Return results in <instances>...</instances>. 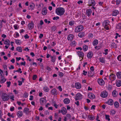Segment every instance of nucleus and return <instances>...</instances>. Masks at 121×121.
<instances>
[{"instance_id":"obj_1","label":"nucleus","mask_w":121,"mask_h":121,"mask_svg":"<svg viewBox=\"0 0 121 121\" xmlns=\"http://www.w3.org/2000/svg\"><path fill=\"white\" fill-rule=\"evenodd\" d=\"M65 12V10L64 8L62 7H59L56 10V13L58 15L61 16Z\"/></svg>"},{"instance_id":"obj_2","label":"nucleus","mask_w":121,"mask_h":121,"mask_svg":"<svg viewBox=\"0 0 121 121\" xmlns=\"http://www.w3.org/2000/svg\"><path fill=\"white\" fill-rule=\"evenodd\" d=\"M1 97L2 100L4 101L8 100L9 99L8 96L5 93H3L2 94Z\"/></svg>"},{"instance_id":"obj_3","label":"nucleus","mask_w":121,"mask_h":121,"mask_svg":"<svg viewBox=\"0 0 121 121\" xmlns=\"http://www.w3.org/2000/svg\"><path fill=\"white\" fill-rule=\"evenodd\" d=\"M84 28L83 26L81 25L77 26L75 30V32H78L80 31H81Z\"/></svg>"},{"instance_id":"obj_4","label":"nucleus","mask_w":121,"mask_h":121,"mask_svg":"<svg viewBox=\"0 0 121 121\" xmlns=\"http://www.w3.org/2000/svg\"><path fill=\"white\" fill-rule=\"evenodd\" d=\"M75 99L76 100L81 99L82 97V95L78 93L76 95Z\"/></svg>"},{"instance_id":"obj_5","label":"nucleus","mask_w":121,"mask_h":121,"mask_svg":"<svg viewBox=\"0 0 121 121\" xmlns=\"http://www.w3.org/2000/svg\"><path fill=\"white\" fill-rule=\"evenodd\" d=\"M108 94L107 92L105 91L101 93L100 96L103 98H105L107 96Z\"/></svg>"},{"instance_id":"obj_6","label":"nucleus","mask_w":121,"mask_h":121,"mask_svg":"<svg viewBox=\"0 0 121 121\" xmlns=\"http://www.w3.org/2000/svg\"><path fill=\"white\" fill-rule=\"evenodd\" d=\"M88 5L90 6H94L95 4V1L94 0H89Z\"/></svg>"},{"instance_id":"obj_7","label":"nucleus","mask_w":121,"mask_h":121,"mask_svg":"<svg viewBox=\"0 0 121 121\" xmlns=\"http://www.w3.org/2000/svg\"><path fill=\"white\" fill-rule=\"evenodd\" d=\"M51 93L54 96L58 94V92L56 88L52 89L51 91Z\"/></svg>"},{"instance_id":"obj_8","label":"nucleus","mask_w":121,"mask_h":121,"mask_svg":"<svg viewBox=\"0 0 121 121\" xmlns=\"http://www.w3.org/2000/svg\"><path fill=\"white\" fill-rule=\"evenodd\" d=\"M98 82L99 84L101 85H102L104 84V82L103 79H98Z\"/></svg>"},{"instance_id":"obj_9","label":"nucleus","mask_w":121,"mask_h":121,"mask_svg":"<svg viewBox=\"0 0 121 121\" xmlns=\"http://www.w3.org/2000/svg\"><path fill=\"white\" fill-rule=\"evenodd\" d=\"M28 26L29 29H32L34 26V23L32 21L28 25Z\"/></svg>"},{"instance_id":"obj_10","label":"nucleus","mask_w":121,"mask_h":121,"mask_svg":"<svg viewBox=\"0 0 121 121\" xmlns=\"http://www.w3.org/2000/svg\"><path fill=\"white\" fill-rule=\"evenodd\" d=\"M75 87L77 89H80L81 87V85L79 82H76L75 83Z\"/></svg>"},{"instance_id":"obj_11","label":"nucleus","mask_w":121,"mask_h":121,"mask_svg":"<svg viewBox=\"0 0 121 121\" xmlns=\"http://www.w3.org/2000/svg\"><path fill=\"white\" fill-rule=\"evenodd\" d=\"M92 13V10L90 9H88L86 10V13L87 16L88 17L90 16Z\"/></svg>"},{"instance_id":"obj_12","label":"nucleus","mask_w":121,"mask_h":121,"mask_svg":"<svg viewBox=\"0 0 121 121\" xmlns=\"http://www.w3.org/2000/svg\"><path fill=\"white\" fill-rule=\"evenodd\" d=\"M40 103L41 104L43 105L44 104L46 103V100L43 98H42L40 99Z\"/></svg>"},{"instance_id":"obj_13","label":"nucleus","mask_w":121,"mask_h":121,"mask_svg":"<svg viewBox=\"0 0 121 121\" xmlns=\"http://www.w3.org/2000/svg\"><path fill=\"white\" fill-rule=\"evenodd\" d=\"M47 13V11L46 7H44L42 11V14L43 15H45Z\"/></svg>"},{"instance_id":"obj_14","label":"nucleus","mask_w":121,"mask_h":121,"mask_svg":"<svg viewBox=\"0 0 121 121\" xmlns=\"http://www.w3.org/2000/svg\"><path fill=\"white\" fill-rule=\"evenodd\" d=\"M63 102L65 104H68L69 103L70 100L69 98H66L64 100Z\"/></svg>"},{"instance_id":"obj_15","label":"nucleus","mask_w":121,"mask_h":121,"mask_svg":"<svg viewBox=\"0 0 121 121\" xmlns=\"http://www.w3.org/2000/svg\"><path fill=\"white\" fill-rule=\"evenodd\" d=\"M106 103H108L109 105H111L113 104V101L112 99H110Z\"/></svg>"},{"instance_id":"obj_16","label":"nucleus","mask_w":121,"mask_h":121,"mask_svg":"<svg viewBox=\"0 0 121 121\" xmlns=\"http://www.w3.org/2000/svg\"><path fill=\"white\" fill-rule=\"evenodd\" d=\"M78 55L79 57H81L82 58L83 57L84 55V54L81 51H78L77 52Z\"/></svg>"},{"instance_id":"obj_17","label":"nucleus","mask_w":121,"mask_h":121,"mask_svg":"<svg viewBox=\"0 0 121 121\" xmlns=\"http://www.w3.org/2000/svg\"><path fill=\"white\" fill-rule=\"evenodd\" d=\"M73 37V35L72 34H69L68 36L67 39L71 41L72 40Z\"/></svg>"},{"instance_id":"obj_18","label":"nucleus","mask_w":121,"mask_h":121,"mask_svg":"<svg viewBox=\"0 0 121 121\" xmlns=\"http://www.w3.org/2000/svg\"><path fill=\"white\" fill-rule=\"evenodd\" d=\"M109 22L108 20H105L103 22V26H108V25H109Z\"/></svg>"},{"instance_id":"obj_19","label":"nucleus","mask_w":121,"mask_h":121,"mask_svg":"<svg viewBox=\"0 0 121 121\" xmlns=\"http://www.w3.org/2000/svg\"><path fill=\"white\" fill-rule=\"evenodd\" d=\"M112 96L114 97H116L118 95L117 92L116 90L113 91L112 92Z\"/></svg>"},{"instance_id":"obj_20","label":"nucleus","mask_w":121,"mask_h":121,"mask_svg":"<svg viewBox=\"0 0 121 121\" xmlns=\"http://www.w3.org/2000/svg\"><path fill=\"white\" fill-rule=\"evenodd\" d=\"M118 13V11L117 10H115L112 12V15L113 16H116Z\"/></svg>"},{"instance_id":"obj_21","label":"nucleus","mask_w":121,"mask_h":121,"mask_svg":"<svg viewBox=\"0 0 121 121\" xmlns=\"http://www.w3.org/2000/svg\"><path fill=\"white\" fill-rule=\"evenodd\" d=\"M88 117L91 120H93L94 119L95 117L93 115H89L88 116Z\"/></svg>"},{"instance_id":"obj_22","label":"nucleus","mask_w":121,"mask_h":121,"mask_svg":"<svg viewBox=\"0 0 121 121\" xmlns=\"http://www.w3.org/2000/svg\"><path fill=\"white\" fill-rule=\"evenodd\" d=\"M85 33L83 32H80L78 34V36L80 38L83 37Z\"/></svg>"},{"instance_id":"obj_23","label":"nucleus","mask_w":121,"mask_h":121,"mask_svg":"<svg viewBox=\"0 0 121 121\" xmlns=\"http://www.w3.org/2000/svg\"><path fill=\"white\" fill-rule=\"evenodd\" d=\"M92 55L93 52H89L87 55V56L88 58H91L92 57Z\"/></svg>"},{"instance_id":"obj_24","label":"nucleus","mask_w":121,"mask_h":121,"mask_svg":"<svg viewBox=\"0 0 121 121\" xmlns=\"http://www.w3.org/2000/svg\"><path fill=\"white\" fill-rule=\"evenodd\" d=\"M23 114L22 112L21 111H18L17 113V115L18 117H20L22 116Z\"/></svg>"},{"instance_id":"obj_25","label":"nucleus","mask_w":121,"mask_h":121,"mask_svg":"<svg viewBox=\"0 0 121 121\" xmlns=\"http://www.w3.org/2000/svg\"><path fill=\"white\" fill-rule=\"evenodd\" d=\"M1 78V80L0 82L1 83H4L6 81V79L4 76H2Z\"/></svg>"},{"instance_id":"obj_26","label":"nucleus","mask_w":121,"mask_h":121,"mask_svg":"<svg viewBox=\"0 0 121 121\" xmlns=\"http://www.w3.org/2000/svg\"><path fill=\"white\" fill-rule=\"evenodd\" d=\"M116 86L118 87H119L121 86V81H118L116 84Z\"/></svg>"},{"instance_id":"obj_27","label":"nucleus","mask_w":121,"mask_h":121,"mask_svg":"<svg viewBox=\"0 0 121 121\" xmlns=\"http://www.w3.org/2000/svg\"><path fill=\"white\" fill-rule=\"evenodd\" d=\"M10 41L8 39H7L5 40V41L4 42V43L5 44L10 45Z\"/></svg>"},{"instance_id":"obj_28","label":"nucleus","mask_w":121,"mask_h":121,"mask_svg":"<svg viewBox=\"0 0 121 121\" xmlns=\"http://www.w3.org/2000/svg\"><path fill=\"white\" fill-rule=\"evenodd\" d=\"M98 41L97 39H95L93 42V44L94 46L96 45L98 43Z\"/></svg>"},{"instance_id":"obj_29","label":"nucleus","mask_w":121,"mask_h":121,"mask_svg":"<svg viewBox=\"0 0 121 121\" xmlns=\"http://www.w3.org/2000/svg\"><path fill=\"white\" fill-rule=\"evenodd\" d=\"M16 50L19 52H22V49L20 47H18L16 48Z\"/></svg>"},{"instance_id":"obj_30","label":"nucleus","mask_w":121,"mask_h":121,"mask_svg":"<svg viewBox=\"0 0 121 121\" xmlns=\"http://www.w3.org/2000/svg\"><path fill=\"white\" fill-rule=\"evenodd\" d=\"M117 77L119 78H121V72H119L117 73Z\"/></svg>"},{"instance_id":"obj_31","label":"nucleus","mask_w":121,"mask_h":121,"mask_svg":"<svg viewBox=\"0 0 121 121\" xmlns=\"http://www.w3.org/2000/svg\"><path fill=\"white\" fill-rule=\"evenodd\" d=\"M51 61L52 62H54L56 61V57L54 55L53 56H51Z\"/></svg>"},{"instance_id":"obj_32","label":"nucleus","mask_w":121,"mask_h":121,"mask_svg":"<svg viewBox=\"0 0 121 121\" xmlns=\"http://www.w3.org/2000/svg\"><path fill=\"white\" fill-rule=\"evenodd\" d=\"M114 106L116 108H118L119 107V104L117 101H115L114 103Z\"/></svg>"},{"instance_id":"obj_33","label":"nucleus","mask_w":121,"mask_h":121,"mask_svg":"<svg viewBox=\"0 0 121 121\" xmlns=\"http://www.w3.org/2000/svg\"><path fill=\"white\" fill-rule=\"evenodd\" d=\"M109 78H112L113 79V80H114L116 79V76L113 74L110 75L109 76Z\"/></svg>"},{"instance_id":"obj_34","label":"nucleus","mask_w":121,"mask_h":121,"mask_svg":"<svg viewBox=\"0 0 121 121\" xmlns=\"http://www.w3.org/2000/svg\"><path fill=\"white\" fill-rule=\"evenodd\" d=\"M29 110L28 108H24L23 110V112L25 113H26V114L27 113V112H28Z\"/></svg>"},{"instance_id":"obj_35","label":"nucleus","mask_w":121,"mask_h":121,"mask_svg":"<svg viewBox=\"0 0 121 121\" xmlns=\"http://www.w3.org/2000/svg\"><path fill=\"white\" fill-rule=\"evenodd\" d=\"M99 61L100 62L102 63L105 62L104 59L103 57H101L99 58Z\"/></svg>"},{"instance_id":"obj_36","label":"nucleus","mask_w":121,"mask_h":121,"mask_svg":"<svg viewBox=\"0 0 121 121\" xmlns=\"http://www.w3.org/2000/svg\"><path fill=\"white\" fill-rule=\"evenodd\" d=\"M116 28L118 29H121V23H118L117 25Z\"/></svg>"},{"instance_id":"obj_37","label":"nucleus","mask_w":121,"mask_h":121,"mask_svg":"<svg viewBox=\"0 0 121 121\" xmlns=\"http://www.w3.org/2000/svg\"><path fill=\"white\" fill-rule=\"evenodd\" d=\"M63 115L65 114L67 112V110L66 108H63Z\"/></svg>"},{"instance_id":"obj_38","label":"nucleus","mask_w":121,"mask_h":121,"mask_svg":"<svg viewBox=\"0 0 121 121\" xmlns=\"http://www.w3.org/2000/svg\"><path fill=\"white\" fill-rule=\"evenodd\" d=\"M44 91L46 92H48L49 91V88L47 86H45L43 88Z\"/></svg>"},{"instance_id":"obj_39","label":"nucleus","mask_w":121,"mask_h":121,"mask_svg":"<svg viewBox=\"0 0 121 121\" xmlns=\"http://www.w3.org/2000/svg\"><path fill=\"white\" fill-rule=\"evenodd\" d=\"M89 96L91 97L90 98L92 99H94L95 97V95L92 93H91L89 94Z\"/></svg>"},{"instance_id":"obj_40","label":"nucleus","mask_w":121,"mask_h":121,"mask_svg":"<svg viewBox=\"0 0 121 121\" xmlns=\"http://www.w3.org/2000/svg\"><path fill=\"white\" fill-rule=\"evenodd\" d=\"M88 49V47L86 45H85L83 47V50L86 51Z\"/></svg>"},{"instance_id":"obj_41","label":"nucleus","mask_w":121,"mask_h":121,"mask_svg":"<svg viewBox=\"0 0 121 121\" xmlns=\"http://www.w3.org/2000/svg\"><path fill=\"white\" fill-rule=\"evenodd\" d=\"M15 42L17 44H20L21 42H20V40H17L16 39L15 40Z\"/></svg>"},{"instance_id":"obj_42","label":"nucleus","mask_w":121,"mask_h":121,"mask_svg":"<svg viewBox=\"0 0 121 121\" xmlns=\"http://www.w3.org/2000/svg\"><path fill=\"white\" fill-rule=\"evenodd\" d=\"M69 25L70 26H73L74 24V22L73 21H70L69 23Z\"/></svg>"},{"instance_id":"obj_43","label":"nucleus","mask_w":121,"mask_h":121,"mask_svg":"<svg viewBox=\"0 0 121 121\" xmlns=\"http://www.w3.org/2000/svg\"><path fill=\"white\" fill-rule=\"evenodd\" d=\"M105 116L106 119H107L109 121L110 120V118H109V115H106Z\"/></svg>"},{"instance_id":"obj_44","label":"nucleus","mask_w":121,"mask_h":121,"mask_svg":"<svg viewBox=\"0 0 121 121\" xmlns=\"http://www.w3.org/2000/svg\"><path fill=\"white\" fill-rule=\"evenodd\" d=\"M116 111L113 110H112L110 111L111 114L112 115H114L116 113Z\"/></svg>"},{"instance_id":"obj_45","label":"nucleus","mask_w":121,"mask_h":121,"mask_svg":"<svg viewBox=\"0 0 121 121\" xmlns=\"http://www.w3.org/2000/svg\"><path fill=\"white\" fill-rule=\"evenodd\" d=\"M35 6L34 4L33 3H32V4L30 5V7L32 9H33L34 8Z\"/></svg>"},{"instance_id":"obj_46","label":"nucleus","mask_w":121,"mask_h":121,"mask_svg":"<svg viewBox=\"0 0 121 121\" xmlns=\"http://www.w3.org/2000/svg\"><path fill=\"white\" fill-rule=\"evenodd\" d=\"M63 73L61 72H59V76L60 77H62L63 76Z\"/></svg>"},{"instance_id":"obj_47","label":"nucleus","mask_w":121,"mask_h":121,"mask_svg":"<svg viewBox=\"0 0 121 121\" xmlns=\"http://www.w3.org/2000/svg\"><path fill=\"white\" fill-rule=\"evenodd\" d=\"M59 17L58 16L56 17H54L53 18V20H57V19H59Z\"/></svg>"},{"instance_id":"obj_48","label":"nucleus","mask_w":121,"mask_h":121,"mask_svg":"<svg viewBox=\"0 0 121 121\" xmlns=\"http://www.w3.org/2000/svg\"><path fill=\"white\" fill-rule=\"evenodd\" d=\"M28 94L26 93H25L24 94V96L25 98H26L28 97Z\"/></svg>"},{"instance_id":"obj_49","label":"nucleus","mask_w":121,"mask_h":121,"mask_svg":"<svg viewBox=\"0 0 121 121\" xmlns=\"http://www.w3.org/2000/svg\"><path fill=\"white\" fill-rule=\"evenodd\" d=\"M117 59L119 61H121V55H119L118 56Z\"/></svg>"},{"instance_id":"obj_50","label":"nucleus","mask_w":121,"mask_h":121,"mask_svg":"<svg viewBox=\"0 0 121 121\" xmlns=\"http://www.w3.org/2000/svg\"><path fill=\"white\" fill-rule=\"evenodd\" d=\"M7 83L8 84V85L7 86V87H9L10 86L11 84V82H7Z\"/></svg>"},{"instance_id":"obj_51","label":"nucleus","mask_w":121,"mask_h":121,"mask_svg":"<svg viewBox=\"0 0 121 121\" xmlns=\"http://www.w3.org/2000/svg\"><path fill=\"white\" fill-rule=\"evenodd\" d=\"M121 2L120 0H116V4L117 5L119 4Z\"/></svg>"},{"instance_id":"obj_52","label":"nucleus","mask_w":121,"mask_h":121,"mask_svg":"<svg viewBox=\"0 0 121 121\" xmlns=\"http://www.w3.org/2000/svg\"><path fill=\"white\" fill-rule=\"evenodd\" d=\"M76 44V43L74 41H73L71 43V45L73 46H75Z\"/></svg>"},{"instance_id":"obj_53","label":"nucleus","mask_w":121,"mask_h":121,"mask_svg":"<svg viewBox=\"0 0 121 121\" xmlns=\"http://www.w3.org/2000/svg\"><path fill=\"white\" fill-rule=\"evenodd\" d=\"M37 77V76L36 75H34L33 76V80H35L36 78Z\"/></svg>"},{"instance_id":"obj_54","label":"nucleus","mask_w":121,"mask_h":121,"mask_svg":"<svg viewBox=\"0 0 121 121\" xmlns=\"http://www.w3.org/2000/svg\"><path fill=\"white\" fill-rule=\"evenodd\" d=\"M108 49H105L104 50V51H105V53H104V54H105V55L108 54Z\"/></svg>"},{"instance_id":"obj_55","label":"nucleus","mask_w":121,"mask_h":121,"mask_svg":"<svg viewBox=\"0 0 121 121\" xmlns=\"http://www.w3.org/2000/svg\"><path fill=\"white\" fill-rule=\"evenodd\" d=\"M83 74L85 76L86 75L87 73V71H86L85 70H83Z\"/></svg>"},{"instance_id":"obj_56","label":"nucleus","mask_w":121,"mask_h":121,"mask_svg":"<svg viewBox=\"0 0 121 121\" xmlns=\"http://www.w3.org/2000/svg\"><path fill=\"white\" fill-rule=\"evenodd\" d=\"M56 29L55 26H53L52 27V30L53 31H54Z\"/></svg>"},{"instance_id":"obj_57","label":"nucleus","mask_w":121,"mask_h":121,"mask_svg":"<svg viewBox=\"0 0 121 121\" xmlns=\"http://www.w3.org/2000/svg\"><path fill=\"white\" fill-rule=\"evenodd\" d=\"M24 38L26 39H28L29 38V36L27 34H26L24 36Z\"/></svg>"},{"instance_id":"obj_58","label":"nucleus","mask_w":121,"mask_h":121,"mask_svg":"<svg viewBox=\"0 0 121 121\" xmlns=\"http://www.w3.org/2000/svg\"><path fill=\"white\" fill-rule=\"evenodd\" d=\"M112 86L111 85H109L108 86V89L109 90H111L112 88Z\"/></svg>"},{"instance_id":"obj_59","label":"nucleus","mask_w":121,"mask_h":121,"mask_svg":"<svg viewBox=\"0 0 121 121\" xmlns=\"http://www.w3.org/2000/svg\"><path fill=\"white\" fill-rule=\"evenodd\" d=\"M58 89L60 91H62V89L61 86H59L58 87Z\"/></svg>"},{"instance_id":"obj_60","label":"nucleus","mask_w":121,"mask_h":121,"mask_svg":"<svg viewBox=\"0 0 121 121\" xmlns=\"http://www.w3.org/2000/svg\"><path fill=\"white\" fill-rule=\"evenodd\" d=\"M13 115V114H11V113H9V112L8 113V114H7V115H8L10 117H12V115Z\"/></svg>"},{"instance_id":"obj_61","label":"nucleus","mask_w":121,"mask_h":121,"mask_svg":"<svg viewBox=\"0 0 121 121\" xmlns=\"http://www.w3.org/2000/svg\"><path fill=\"white\" fill-rule=\"evenodd\" d=\"M90 69L92 71H93L94 70V67L93 66H92L90 68Z\"/></svg>"},{"instance_id":"obj_62","label":"nucleus","mask_w":121,"mask_h":121,"mask_svg":"<svg viewBox=\"0 0 121 121\" xmlns=\"http://www.w3.org/2000/svg\"><path fill=\"white\" fill-rule=\"evenodd\" d=\"M43 36V35L42 34H40L39 36V38L40 39H42Z\"/></svg>"},{"instance_id":"obj_63","label":"nucleus","mask_w":121,"mask_h":121,"mask_svg":"<svg viewBox=\"0 0 121 121\" xmlns=\"http://www.w3.org/2000/svg\"><path fill=\"white\" fill-rule=\"evenodd\" d=\"M3 68H4V69H5L6 70H7V66L6 65H3Z\"/></svg>"},{"instance_id":"obj_64","label":"nucleus","mask_w":121,"mask_h":121,"mask_svg":"<svg viewBox=\"0 0 121 121\" xmlns=\"http://www.w3.org/2000/svg\"><path fill=\"white\" fill-rule=\"evenodd\" d=\"M18 82L19 83L18 85L19 86H21L22 84V82L21 81H18Z\"/></svg>"}]
</instances>
